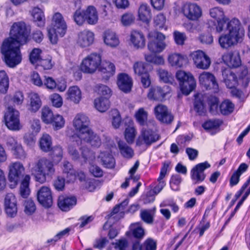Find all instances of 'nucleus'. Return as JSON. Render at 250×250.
I'll return each mask as SVG.
<instances>
[{
	"label": "nucleus",
	"instance_id": "nucleus-1",
	"mask_svg": "<svg viewBox=\"0 0 250 250\" xmlns=\"http://www.w3.org/2000/svg\"><path fill=\"white\" fill-rule=\"evenodd\" d=\"M30 31L23 21L14 22L10 29V37L2 42L0 52L6 64L14 68L22 60L20 46L27 42Z\"/></svg>",
	"mask_w": 250,
	"mask_h": 250
},
{
	"label": "nucleus",
	"instance_id": "nucleus-2",
	"mask_svg": "<svg viewBox=\"0 0 250 250\" xmlns=\"http://www.w3.org/2000/svg\"><path fill=\"white\" fill-rule=\"evenodd\" d=\"M225 30L228 31L227 33L222 34L218 39L219 43L222 48L229 49L243 41L245 30L238 19H224L219 21L216 25V32L220 33Z\"/></svg>",
	"mask_w": 250,
	"mask_h": 250
},
{
	"label": "nucleus",
	"instance_id": "nucleus-3",
	"mask_svg": "<svg viewBox=\"0 0 250 250\" xmlns=\"http://www.w3.org/2000/svg\"><path fill=\"white\" fill-rule=\"evenodd\" d=\"M67 26L62 15L56 13L53 17L51 27L48 29V36L51 42H57L59 37H63L66 33Z\"/></svg>",
	"mask_w": 250,
	"mask_h": 250
},
{
	"label": "nucleus",
	"instance_id": "nucleus-4",
	"mask_svg": "<svg viewBox=\"0 0 250 250\" xmlns=\"http://www.w3.org/2000/svg\"><path fill=\"white\" fill-rule=\"evenodd\" d=\"M181 90L183 94L188 95L196 87V83L193 76L189 72L178 71L176 74Z\"/></svg>",
	"mask_w": 250,
	"mask_h": 250
},
{
	"label": "nucleus",
	"instance_id": "nucleus-5",
	"mask_svg": "<svg viewBox=\"0 0 250 250\" xmlns=\"http://www.w3.org/2000/svg\"><path fill=\"white\" fill-rule=\"evenodd\" d=\"M101 56L99 54L91 53L83 60L81 69L84 73H93L101 64Z\"/></svg>",
	"mask_w": 250,
	"mask_h": 250
},
{
	"label": "nucleus",
	"instance_id": "nucleus-6",
	"mask_svg": "<svg viewBox=\"0 0 250 250\" xmlns=\"http://www.w3.org/2000/svg\"><path fill=\"white\" fill-rule=\"evenodd\" d=\"M78 179L82 183L83 188L88 191H93L96 188V181L94 177H101L103 176V173H77Z\"/></svg>",
	"mask_w": 250,
	"mask_h": 250
},
{
	"label": "nucleus",
	"instance_id": "nucleus-7",
	"mask_svg": "<svg viewBox=\"0 0 250 250\" xmlns=\"http://www.w3.org/2000/svg\"><path fill=\"white\" fill-rule=\"evenodd\" d=\"M199 82L206 89H212L213 92L219 91V86L214 75L209 72L204 71L199 75Z\"/></svg>",
	"mask_w": 250,
	"mask_h": 250
},
{
	"label": "nucleus",
	"instance_id": "nucleus-8",
	"mask_svg": "<svg viewBox=\"0 0 250 250\" xmlns=\"http://www.w3.org/2000/svg\"><path fill=\"white\" fill-rule=\"evenodd\" d=\"M73 126L78 132L79 136L85 133L90 129V120L89 118L83 113H78L75 117L73 121Z\"/></svg>",
	"mask_w": 250,
	"mask_h": 250
},
{
	"label": "nucleus",
	"instance_id": "nucleus-9",
	"mask_svg": "<svg viewBox=\"0 0 250 250\" xmlns=\"http://www.w3.org/2000/svg\"><path fill=\"white\" fill-rule=\"evenodd\" d=\"M19 112L12 107L9 106L5 113V124L8 128L16 130L20 129Z\"/></svg>",
	"mask_w": 250,
	"mask_h": 250
},
{
	"label": "nucleus",
	"instance_id": "nucleus-10",
	"mask_svg": "<svg viewBox=\"0 0 250 250\" xmlns=\"http://www.w3.org/2000/svg\"><path fill=\"white\" fill-rule=\"evenodd\" d=\"M190 56L197 68L208 69L209 67L211 64L210 59L203 51L200 50L194 51Z\"/></svg>",
	"mask_w": 250,
	"mask_h": 250
},
{
	"label": "nucleus",
	"instance_id": "nucleus-11",
	"mask_svg": "<svg viewBox=\"0 0 250 250\" xmlns=\"http://www.w3.org/2000/svg\"><path fill=\"white\" fill-rule=\"evenodd\" d=\"M37 198L39 203L45 208H49L53 204L52 192L48 187L42 186L38 190Z\"/></svg>",
	"mask_w": 250,
	"mask_h": 250
},
{
	"label": "nucleus",
	"instance_id": "nucleus-12",
	"mask_svg": "<svg viewBox=\"0 0 250 250\" xmlns=\"http://www.w3.org/2000/svg\"><path fill=\"white\" fill-rule=\"evenodd\" d=\"M154 112L156 119L162 123L170 124L174 119L173 116L164 104H159L156 106Z\"/></svg>",
	"mask_w": 250,
	"mask_h": 250
},
{
	"label": "nucleus",
	"instance_id": "nucleus-13",
	"mask_svg": "<svg viewBox=\"0 0 250 250\" xmlns=\"http://www.w3.org/2000/svg\"><path fill=\"white\" fill-rule=\"evenodd\" d=\"M154 37L155 38L154 40L148 43V49L152 53H160L166 46L164 42L165 36L162 33L156 32L154 33Z\"/></svg>",
	"mask_w": 250,
	"mask_h": 250
},
{
	"label": "nucleus",
	"instance_id": "nucleus-14",
	"mask_svg": "<svg viewBox=\"0 0 250 250\" xmlns=\"http://www.w3.org/2000/svg\"><path fill=\"white\" fill-rule=\"evenodd\" d=\"M183 12L185 16L191 21H196L202 15L201 8L195 3H187L184 4Z\"/></svg>",
	"mask_w": 250,
	"mask_h": 250
},
{
	"label": "nucleus",
	"instance_id": "nucleus-15",
	"mask_svg": "<svg viewBox=\"0 0 250 250\" xmlns=\"http://www.w3.org/2000/svg\"><path fill=\"white\" fill-rule=\"evenodd\" d=\"M17 199L12 193L6 194L4 199L5 211L7 215L10 217H15L17 213Z\"/></svg>",
	"mask_w": 250,
	"mask_h": 250
},
{
	"label": "nucleus",
	"instance_id": "nucleus-16",
	"mask_svg": "<svg viewBox=\"0 0 250 250\" xmlns=\"http://www.w3.org/2000/svg\"><path fill=\"white\" fill-rule=\"evenodd\" d=\"M168 87L155 86L151 87L147 94V97L150 100L162 101L168 93Z\"/></svg>",
	"mask_w": 250,
	"mask_h": 250
},
{
	"label": "nucleus",
	"instance_id": "nucleus-17",
	"mask_svg": "<svg viewBox=\"0 0 250 250\" xmlns=\"http://www.w3.org/2000/svg\"><path fill=\"white\" fill-rule=\"evenodd\" d=\"M94 39V35L93 32L84 30L79 33L77 43L81 47H86L93 42Z\"/></svg>",
	"mask_w": 250,
	"mask_h": 250
},
{
	"label": "nucleus",
	"instance_id": "nucleus-18",
	"mask_svg": "<svg viewBox=\"0 0 250 250\" xmlns=\"http://www.w3.org/2000/svg\"><path fill=\"white\" fill-rule=\"evenodd\" d=\"M224 62L229 67H237L241 65V61L237 52H229L222 56Z\"/></svg>",
	"mask_w": 250,
	"mask_h": 250
},
{
	"label": "nucleus",
	"instance_id": "nucleus-19",
	"mask_svg": "<svg viewBox=\"0 0 250 250\" xmlns=\"http://www.w3.org/2000/svg\"><path fill=\"white\" fill-rule=\"evenodd\" d=\"M130 40L134 47L137 49L143 48L145 46V38L141 31L135 30L131 31Z\"/></svg>",
	"mask_w": 250,
	"mask_h": 250
},
{
	"label": "nucleus",
	"instance_id": "nucleus-20",
	"mask_svg": "<svg viewBox=\"0 0 250 250\" xmlns=\"http://www.w3.org/2000/svg\"><path fill=\"white\" fill-rule=\"evenodd\" d=\"M79 138L81 141L83 140L94 147H99L102 144L100 137L91 129L81 135Z\"/></svg>",
	"mask_w": 250,
	"mask_h": 250
},
{
	"label": "nucleus",
	"instance_id": "nucleus-21",
	"mask_svg": "<svg viewBox=\"0 0 250 250\" xmlns=\"http://www.w3.org/2000/svg\"><path fill=\"white\" fill-rule=\"evenodd\" d=\"M117 84L119 88L126 93L129 92L132 86L131 78L126 74H120L118 77Z\"/></svg>",
	"mask_w": 250,
	"mask_h": 250
},
{
	"label": "nucleus",
	"instance_id": "nucleus-22",
	"mask_svg": "<svg viewBox=\"0 0 250 250\" xmlns=\"http://www.w3.org/2000/svg\"><path fill=\"white\" fill-rule=\"evenodd\" d=\"M224 82L229 88H234L238 83L237 77L234 72L229 69H226L222 72Z\"/></svg>",
	"mask_w": 250,
	"mask_h": 250
},
{
	"label": "nucleus",
	"instance_id": "nucleus-23",
	"mask_svg": "<svg viewBox=\"0 0 250 250\" xmlns=\"http://www.w3.org/2000/svg\"><path fill=\"white\" fill-rule=\"evenodd\" d=\"M77 199L74 196L71 197H60L58 199V205L59 208L64 211L70 210L76 204Z\"/></svg>",
	"mask_w": 250,
	"mask_h": 250
},
{
	"label": "nucleus",
	"instance_id": "nucleus-24",
	"mask_svg": "<svg viewBox=\"0 0 250 250\" xmlns=\"http://www.w3.org/2000/svg\"><path fill=\"white\" fill-rule=\"evenodd\" d=\"M36 172H51L54 171L53 163L46 158H42L38 161L34 167Z\"/></svg>",
	"mask_w": 250,
	"mask_h": 250
},
{
	"label": "nucleus",
	"instance_id": "nucleus-25",
	"mask_svg": "<svg viewBox=\"0 0 250 250\" xmlns=\"http://www.w3.org/2000/svg\"><path fill=\"white\" fill-rule=\"evenodd\" d=\"M187 59L185 56L180 53H172L168 56V62L172 66L180 68L187 62Z\"/></svg>",
	"mask_w": 250,
	"mask_h": 250
},
{
	"label": "nucleus",
	"instance_id": "nucleus-26",
	"mask_svg": "<svg viewBox=\"0 0 250 250\" xmlns=\"http://www.w3.org/2000/svg\"><path fill=\"white\" fill-rule=\"evenodd\" d=\"M105 168L112 169L115 166V160L109 151H101L98 156Z\"/></svg>",
	"mask_w": 250,
	"mask_h": 250
},
{
	"label": "nucleus",
	"instance_id": "nucleus-27",
	"mask_svg": "<svg viewBox=\"0 0 250 250\" xmlns=\"http://www.w3.org/2000/svg\"><path fill=\"white\" fill-rule=\"evenodd\" d=\"M66 99L75 104H78L82 99V92L77 86H71L66 92Z\"/></svg>",
	"mask_w": 250,
	"mask_h": 250
},
{
	"label": "nucleus",
	"instance_id": "nucleus-28",
	"mask_svg": "<svg viewBox=\"0 0 250 250\" xmlns=\"http://www.w3.org/2000/svg\"><path fill=\"white\" fill-rule=\"evenodd\" d=\"M85 18L90 24H96L98 20V15L96 9L93 6H89L84 10Z\"/></svg>",
	"mask_w": 250,
	"mask_h": 250
},
{
	"label": "nucleus",
	"instance_id": "nucleus-29",
	"mask_svg": "<svg viewBox=\"0 0 250 250\" xmlns=\"http://www.w3.org/2000/svg\"><path fill=\"white\" fill-rule=\"evenodd\" d=\"M82 141L79 137H77L76 140H73L68 147V151L72 159L74 160H78L80 159V155L78 151L77 147H79L81 145Z\"/></svg>",
	"mask_w": 250,
	"mask_h": 250
},
{
	"label": "nucleus",
	"instance_id": "nucleus-30",
	"mask_svg": "<svg viewBox=\"0 0 250 250\" xmlns=\"http://www.w3.org/2000/svg\"><path fill=\"white\" fill-rule=\"evenodd\" d=\"M39 146L41 149L45 152L52 149V139L47 134H43L40 139Z\"/></svg>",
	"mask_w": 250,
	"mask_h": 250
},
{
	"label": "nucleus",
	"instance_id": "nucleus-31",
	"mask_svg": "<svg viewBox=\"0 0 250 250\" xmlns=\"http://www.w3.org/2000/svg\"><path fill=\"white\" fill-rule=\"evenodd\" d=\"M138 14L140 20L144 22H147L151 19V10L149 6L146 4H142L140 5Z\"/></svg>",
	"mask_w": 250,
	"mask_h": 250
},
{
	"label": "nucleus",
	"instance_id": "nucleus-32",
	"mask_svg": "<svg viewBox=\"0 0 250 250\" xmlns=\"http://www.w3.org/2000/svg\"><path fill=\"white\" fill-rule=\"evenodd\" d=\"M94 104L96 109L101 112L106 111L110 107V102L108 99L103 97L95 99Z\"/></svg>",
	"mask_w": 250,
	"mask_h": 250
},
{
	"label": "nucleus",
	"instance_id": "nucleus-33",
	"mask_svg": "<svg viewBox=\"0 0 250 250\" xmlns=\"http://www.w3.org/2000/svg\"><path fill=\"white\" fill-rule=\"evenodd\" d=\"M155 211V208L151 209H142L140 211V217L146 224H152L154 221Z\"/></svg>",
	"mask_w": 250,
	"mask_h": 250
},
{
	"label": "nucleus",
	"instance_id": "nucleus-34",
	"mask_svg": "<svg viewBox=\"0 0 250 250\" xmlns=\"http://www.w3.org/2000/svg\"><path fill=\"white\" fill-rule=\"evenodd\" d=\"M104 42L106 44L111 47L116 46L119 43V39L116 34L110 30H107L105 32Z\"/></svg>",
	"mask_w": 250,
	"mask_h": 250
},
{
	"label": "nucleus",
	"instance_id": "nucleus-35",
	"mask_svg": "<svg viewBox=\"0 0 250 250\" xmlns=\"http://www.w3.org/2000/svg\"><path fill=\"white\" fill-rule=\"evenodd\" d=\"M118 146L120 152L124 157L130 159L133 156L134 151L133 149L125 142L123 141H119L118 142Z\"/></svg>",
	"mask_w": 250,
	"mask_h": 250
},
{
	"label": "nucleus",
	"instance_id": "nucleus-36",
	"mask_svg": "<svg viewBox=\"0 0 250 250\" xmlns=\"http://www.w3.org/2000/svg\"><path fill=\"white\" fill-rule=\"evenodd\" d=\"M194 109L200 115L205 113L206 109L203 103V96L202 94L198 93L194 95Z\"/></svg>",
	"mask_w": 250,
	"mask_h": 250
},
{
	"label": "nucleus",
	"instance_id": "nucleus-37",
	"mask_svg": "<svg viewBox=\"0 0 250 250\" xmlns=\"http://www.w3.org/2000/svg\"><path fill=\"white\" fill-rule=\"evenodd\" d=\"M99 71L105 74V77H110L114 75L115 72V66L112 62L104 61L99 68Z\"/></svg>",
	"mask_w": 250,
	"mask_h": 250
},
{
	"label": "nucleus",
	"instance_id": "nucleus-38",
	"mask_svg": "<svg viewBox=\"0 0 250 250\" xmlns=\"http://www.w3.org/2000/svg\"><path fill=\"white\" fill-rule=\"evenodd\" d=\"M30 177L29 175H25L22 180L20 186V195L23 198H27L30 193V189L29 187Z\"/></svg>",
	"mask_w": 250,
	"mask_h": 250
},
{
	"label": "nucleus",
	"instance_id": "nucleus-39",
	"mask_svg": "<svg viewBox=\"0 0 250 250\" xmlns=\"http://www.w3.org/2000/svg\"><path fill=\"white\" fill-rule=\"evenodd\" d=\"M142 136L145 143L150 145L157 141L159 138V135L151 130H145L142 132Z\"/></svg>",
	"mask_w": 250,
	"mask_h": 250
},
{
	"label": "nucleus",
	"instance_id": "nucleus-40",
	"mask_svg": "<svg viewBox=\"0 0 250 250\" xmlns=\"http://www.w3.org/2000/svg\"><path fill=\"white\" fill-rule=\"evenodd\" d=\"M30 103L29 109L35 112L37 111L42 105V102L39 95L35 93H32L29 95Z\"/></svg>",
	"mask_w": 250,
	"mask_h": 250
},
{
	"label": "nucleus",
	"instance_id": "nucleus-41",
	"mask_svg": "<svg viewBox=\"0 0 250 250\" xmlns=\"http://www.w3.org/2000/svg\"><path fill=\"white\" fill-rule=\"evenodd\" d=\"M25 175L23 173H9L8 179L11 188H15L18 183L24 178Z\"/></svg>",
	"mask_w": 250,
	"mask_h": 250
},
{
	"label": "nucleus",
	"instance_id": "nucleus-42",
	"mask_svg": "<svg viewBox=\"0 0 250 250\" xmlns=\"http://www.w3.org/2000/svg\"><path fill=\"white\" fill-rule=\"evenodd\" d=\"M33 20L38 26H43L45 24V18L42 10L39 8H35L33 10Z\"/></svg>",
	"mask_w": 250,
	"mask_h": 250
},
{
	"label": "nucleus",
	"instance_id": "nucleus-43",
	"mask_svg": "<svg viewBox=\"0 0 250 250\" xmlns=\"http://www.w3.org/2000/svg\"><path fill=\"white\" fill-rule=\"evenodd\" d=\"M135 117L139 125H144L147 121L148 112L144 108H140L136 111Z\"/></svg>",
	"mask_w": 250,
	"mask_h": 250
},
{
	"label": "nucleus",
	"instance_id": "nucleus-44",
	"mask_svg": "<svg viewBox=\"0 0 250 250\" xmlns=\"http://www.w3.org/2000/svg\"><path fill=\"white\" fill-rule=\"evenodd\" d=\"M7 145L12 150H14L18 153L17 155L20 156L23 153V149L20 145H19L17 141L12 137H8L7 139Z\"/></svg>",
	"mask_w": 250,
	"mask_h": 250
},
{
	"label": "nucleus",
	"instance_id": "nucleus-45",
	"mask_svg": "<svg viewBox=\"0 0 250 250\" xmlns=\"http://www.w3.org/2000/svg\"><path fill=\"white\" fill-rule=\"evenodd\" d=\"M234 105L229 100H225L220 105L221 113L224 115L231 114L234 110Z\"/></svg>",
	"mask_w": 250,
	"mask_h": 250
},
{
	"label": "nucleus",
	"instance_id": "nucleus-46",
	"mask_svg": "<svg viewBox=\"0 0 250 250\" xmlns=\"http://www.w3.org/2000/svg\"><path fill=\"white\" fill-rule=\"evenodd\" d=\"M222 122L219 119L208 120L202 124V127L207 131L217 129Z\"/></svg>",
	"mask_w": 250,
	"mask_h": 250
},
{
	"label": "nucleus",
	"instance_id": "nucleus-47",
	"mask_svg": "<svg viewBox=\"0 0 250 250\" xmlns=\"http://www.w3.org/2000/svg\"><path fill=\"white\" fill-rule=\"evenodd\" d=\"M54 115L52 110L48 107H43L42 109L41 119L43 122L48 124L52 122Z\"/></svg>",
	"mask_w": 250,
	"mask_h": 250
},
{
	"label": "nucleus",
	"instance_id": "nucleus-48",
	"mask_svg": "<svg viewBox=\"0 0 250 250\" xmlns=\"http://www.w3.org/2000/svg\"><path fill=\"white\" fill-rule=\"evenodd\" d=\"M9 87V79L6 72L0 71V92L2 93L6 92Z\"/></svg>",
	"mask_w": 250,
	"mask_h": 250
},
{
	"label": "nucleus",
	"instance_id": "nucleus-49",
	"mask_svg": "<svg viewBox=\"0 0 250 250\" xmlns=\"http://www.w3.org/2000/svg\"><path fill=\"white\" fill-rule=\"evenodd\" d=\"M209 14L212 18L217 20V24H218L219 21L223 20L224 19H229L225 16L224 11L220 7H216L210 9L209 10Z\"/></svg>",
	"mask_w": 250,
	"mask_h": 250
},
{
	"label": "nucleus",
	"instance_id": "nucleus-50",
	"mask_svg": "<svg viewBox=\"0 0 250 250\" xmlns=\"http://www.w3.org/2000/svg\"><path fill=\"white\" fill-rule=\"evenodd\" d=\"M81 157L80 160L81 162H86V161H92L95 159V155L93 152L86 147H82Z\"/></svg>",
	"mask_w": 250,
	"mask_h": 250
},
{
	"label": "nucleus",
	"instance_id": "nucleus-51",
	"mask_svg": "<svg viewBox=\"0 0 250 250\" xmlns=\"http://www.w3.org/2000/svg\"><path fill=\"white\" fill-rule=\"evenodd\" d=\"M133 236L138 239H142L145 235V230L138 223L133 224L130 227Z\"/></svg>",
	"mask_w": 250,
	"mask_h": 250
},
{
	"label": "nucleus",
	"instance_id": "nucleus-52",
	"mask_svg": "<svg viewBox=\"0 0 250 250\" xmlns=\"http://www.w3.org/2000/svg\"><path fill=\"white\" fill-rule=\"evenodd\" d=\"M135 74L141 76L148 73L146 69V64L142 62H136L133 65Z\"/></svg>",
	"mask_w": 250,
	"mask_h": 250
},
{
	"label": "nucleus",
	"instance_id": "nucleus-53",
	"mask_svg": "<svg viewBox=\"0 0 250 250\" xmlns=\"http://www.w3.org/2000/svg\"><path fill=\"white\" fill-rule=\"evenodd\" d=\"M157 72L161 81L164 82L165 83H168L172 82V75L167 70L162 68H159L157 70Z\"/></svg>",
	"mask_w": 250,
	"mask_h": 250
},
{
	"label": "nucleus",
	"instance_id": "nucleus-54",
	"mask_svg": "<svg viewBox=\"0 0 250 250\" xmlns=\"http://www.w3.org/2000/svg\"><path fill=\"white\" fill-rule=\"evenodd\" d=\"M136 136V130L134 127L128 126L125 131V137L128 144H132L134 142Z\"/></svg>",
	"mask_w": 250,
	"mask_h": 250
},
{
	"label": "nucleus",
	"instance_id": "nucleus-55",
	"mask_svg": "<svg viewBox=\"0 0 250 250\" xmlns=\"http://www.w3.org/2000/svg\"><path fill=\"white\" fill-rule=\"evenodd\" d=\"M34 176L36 181L41 184L49 181L52 178L50 173H34Z\"/></svg>",
	"mask_w": 250,
	"mask_h": 250
},
{
	"label": "nucleus",
	"instance_id": "nucleus-56",
	"mask_svg": "<svg viewBox=\"0 0 250 250\" xmlns=\"http://www.w3.org/2000/svg\"><path fill=\"white\" fill-rule=\"evenodd\" d=\"M166 21V17L161 13L157 15L154 19L155 26L159 29L165 28L166 29L165 26Z\"/></svg>",
	"mask_w": 250,
	"mask_h": 250
},
{
	"label": "nucleus",
	"instance_id": "nucleus-57",
	"mask_svg": "<svg viewBox=\"0 0 250 250\" xmlns=\"http://www.w3.org/2000/svg\"><path fill=\"white\" fill-rule=\"evenodd\" d=\"M24 212L28 215L32 214L36 210V208L34 201L31 199L27 200L24 203Z\"/></svg>",
	"mask_w": 250,
	"mask_h": 250
},
{
	"label": "nucleus",
	"instance_id": "nucleus-58",
	"mask_svg": "<svg viewBox=\"0 0 250 250\" xmlns=\"http://www.w3.org/2000/svg\"><path fill=\"white\" fill-rule=\"evenodd\" d=\"M52 124L54 128L56 130L59 129L62 127L64 125V120L62 116L60 115H54Z\"/></svg>",
	"mask_w": 250,
	"mask_h": 250
},
{
	"label": "nucleus",
	"instance_id": "nucleus-59",
	"mask_svg": "<svg viewBox=\"0 0 250 250\" xmlns=\"http://www.w3.org/2000/svg\"><path fill=\"white\" fill-rule=\"evenodd\" d=\"M218 100L214 96H210L208 99V104L210 107V112L213 114H215L218 112Z\"/></svg>",
	"mask_w": 250,
	"mask_h": 250
},
{
	"label": "nucleus",
	"instance_id": "nucleus-60",
	"mask_svg": "<svg viewBox=\"0 0 250 250\" xmlns=\"http://www.w3.org/2000/svg\"><path fill=\"white\" fill-rule=\"evenodd\" d=\"M73 19L78 25H82L85 20L84 11H81L80 9L77 10L73 15Z\"/></svg>",
	"mask_w": 250,
	"mask_h": 250
},
{
	"label": "nucleus",
	"instance_id": "nucleus-61",
	"mask_svg": "<svg viewBox=\"0 0 250 250\" xmlns=\"http://www.w3.org/2000/svg\"><path fill=\"white\" fill-rule=\"evenodd\" d=\"M41 50L40 49L34 48L32 50L29 56L30 61L32 64H38L41 60Z\"/></svg>",
	"mask_w": 250,
	"mask_h": 250
},
{
	"label": "nucleus",
	"instance_id": "nucleus-62",
	"mask_svg": "<svg viewBox=\"0 0 250 250\" xmlns=\"http://www.w3.org/2000/svg\"><path fill=\"white\" fill-rule=\"evenodd\" d=\"M174 40L176 44L183 45L187 39L185 33L179 31H175L173 33Z\"/></svg>",
	"mask_w": 250,
	"mask_h": 250
},
{
	"label": "nucleus",
	"instance_id": "nucleus-63",
	"mask_svg": "<svg viewBox=\"0 0 250 250\" xmlns=\"http://www.w3.org/2000/svg\"><path fill=\"white\" fill-rule=\"evenodd\" d=\"M250 80V74H248V70L244 69L240 76L239 81L242 82L244 87H246Z\"/></svg>",
	"mask_w": 250,
	"mask_h": 250
},
{
	"label": "nucleus",
	"instance_id": "nucleus-64",
	"mask_svg": "<svg viewBox=\"0 0 250 250\" xmlns=\"http://www.w3.org/2000/svg\"><path fill=\"white\" fill-rule=\"evenodd\" d=\"M156 243L152 239H147L143 244V250H156Z\"/></svg>",
	"mask_w": 250,
	"mask_h": 250
}]
</instances>
